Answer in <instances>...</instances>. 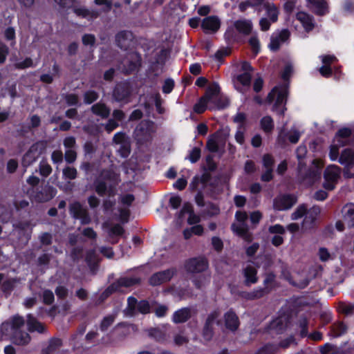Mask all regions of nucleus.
<instances>
[{
    "label": "nucleus",
    "mask_w": 354,
    "mask_h": 354,
    "mask_svg": "<svg viewBox=\"0 0 354 354\" xmlns=\"http://www.w3.org/2000/svg\"><path fill=\"white\" fill-rule=\"evenodd\" d=\"M26 324V321L22 316L15 315L10 317L8 322L2 323L0 325V341H3L6 336V333L10 327L11 332L10 335V342L19 346H26L28 345L32 337L30 335L22 330Z\"/></svg>",
    "instance_id": "1"
},
{
    "label": "nucleus",
    "mask_w": 354,
    "mask_h": 354,
    "mask_svg": "<svg viewBox=\"0 0 354 354\" xmlns=\"http://www.w3.org/2000/svg\"><path fill=\"white\" fill-rule=\"evenodd\" d=\"M120 174L113 167L103 169L93 182L95 192L100 196L113 197L117 193V186L120 183Z\"/></svg>",
    "instance_id": "2"
},
{
    "label": "nucleus",
    "mask_w": 354,
    "mask_h": 354,
    "mask_svg": "<svg viewBox=\"0 0 354 354\" xmlns=\"http://www.w3.org/2000/svg\"><path fill=\"white\" fill-rule=\"evenodd\" d=\"M288 91L285 87H277L275 86L268 93L266 102L269 104L272 103L274 98L275 102L273 105L272 110L277 112L280 115H283L284 111L286 109L285 107L287 100Z\"/></svg>",
    "instance_id": "3"
},
{
    "label": "nucleus",
    "mask_w": 354,
    "mask_h": 354,
    "mask_svg": "<svg viewBox=\"0 0 354 354\" xmlns=\"http://www.w3.org/2000/svg\"><path fill=\"white\" fill-rule=\"evenodd\" d=\"M56 194V189L46 183L33 188L30 192V198L32 202L44 203L52 200Z\"/></svg>",
    "instance_id": "4"
},
{
    "label": "nucleus",
    "mask_w": 354,
    "mask_h": 354,
    "mask_svg": "<svg viewBox=\"0 0 354 354\" xmlns=\"http://www.w3.org/2000/svg\"><path fill=\"white\" fill-rule=\"evenodd\" d=\"M156 130L155 123L151 120L142 121L134 130V138L140 144L149 142Z\"/></svg>",
    "instance_id": "5"
},
{
    "label": "nucleus",
    "mask_w": 354,
    "mask_h": 354,
    "mask_svg": "<svg viewBox=\"0 0 354 354\" xmlns=\"http://www.w3.org/2000/svg\"><path fill=\"white\" fill-rule=\"evenodd\" d=\"M220 315L221 312L218 309L212 311L207 315L201 333L202 337L205 341L209 342L212 339L214 335V326L221 324Z\"/></svg>",
    "instance_id": "6"
},
{
    "label": "nucleus",
    "mask_w": 354,
    "mask_h": 354,
    "mask_svg": "<svg viewBox=\"0 0 354 354\" xmlns=\"http://www.w3.org/2000/svg\"><path fill=\"white\" fill-rule=\"evenodd\" d=\"M69 211L74 218L80 220L82 225L89 224L91 222L88 209L80 202L75 201L70 204Z\"/></svg>",
    "instance_id": "7"
},
{
    "label": "nucleus",
    "mask_w": 354,
    "mask_h": 354,
    "mask_svg": "<svg viewBox=\"0 0 354 354\" xmlns=\"http://www.w3.org/2000/svg\"><path fill=\"white\" fill-rule=\"evenodd\" d=\"M341 168L337 165H332L328 166L324 171L325 183L324 187L328 190H333L335 188V183L340 176Z\"/></svg>",
    "instance_id": "8"
},
{
    "label": "nucleus",
    "mask_w": 354,
    "mask_h": 354,
    "mask_svg": "<svg viewBox=\"0 0 354 354\" xmlns=\"http://www.w3.org/2000/svg\"><path fill=\"white\" fill-rule=\"evenodd\" d=\"M208 268V261L203 257L192 258L186 261L185 268L191 273H199L205 271Z\"/></svg>",
    "instance_id": "9"
},
{
    "label": "nucleus",
    "mask_w": 354,
    "mask_h": 354,
    "mask_svg": "<svg viewBox=\"0 0 354 354\" xmlns=\"http://www.w3.org/2000/svg\"><path fill=\"white\" fill-rule=\"evenodd\" d=\"M141 66V57L136 53L131 52L127 55L123 62V72L125 74H131L138 69Z\"/></svg>",
    "instance_id": "10"
},
{
    "label": "nucleus",
    "mask_w": 354,
    "mask_h": 354,
    "mask_svg": "<svg viewBox=\"0 0 354 354\" xmlns=\"http://www.w3.org/2000/svg\"><path fill=\"white\" fill-rule=\"evenodd\" d=\"M297 203V197L291 194H284L276 197L273 201V207L281 211L291 208Z\"/></svg>",
    "instance_id": "11"
},
{
    "label": "nucleus",
    "mask_w": 354,
    "mask_h": 354,
    "mask_svg": "<svg viewBox=\"0 0 354 354\" xmlns=\"http://www.w3.org/2000/svg\"><path fill=\"white\" fill-rule=\"evenodd\" d=\"M176 273L175 268H169L153 274L149 279V283L153 286H159L166 283Z\"/></svg>",
    "instance_id": "12"
},
{
    "label": "nucleus",
    "mask_w": 354,
    "mask_h": 354,
    "mask_svg": "<svg viewBox=\"0 0 354 354\" xmlns=\"http://www.w3.org/2000/svg\"><path fill=\"white\" fill-rule=\"evenodd\" d=\"M131 93L129 83L124 82L116 84L113 91V98L117 102L127 101Z\"/></svg>",
    "instance_id": "13"
},
{
    "label": "nucleus",
    "mask_w": 354,
    "mask_h": 354,
    "mask_svg": "<svg viewBox=\"0 0 354 354\" xmlns=\"http://www.w3.org/2000/svg\"><path fill=\"white\" fill-rule=\"evenodd\" d=\"M141 279L138 277H120L111 284L115 292H122V288H131L140 283Z\"/></svg>",
    "instance_id": "14"
},
{
    "label": "nucleus",
    "mask_w": 354,
    "mask_h": 354,
    "mask_svg": "<svg viewBox=\"0 0 354 354\" xmlns=\"http://www.w3.org/2000/svg\"><path fill=\"white\" fill-rule=\"evenodd\" d=\"M133 36L131 31L122 30L115 36L116 45L121 49L127 50L133 44Z\"/></svg>",
    "instance_id": "15"
},
{
    "label": "nucleus",
    "mask_w": 354,
    "mask_h": 354,
    "mask_svg": "<svg viewBox=\"0 0 354 354\" xmlns=\"http://www.w3.org/2000/svg\"><path fill=\"white\" fill-rule=\"evenodd\" d=\"M31 234L32 230H29L28 232H12V236L13 238L12 239V245L16 249H23L28 245L31 238Z\"/></svg>",
    "instance_id": "16"
},
{
    "label": "nucleus",
    "mask_w": 354,
    "mask_h": 354,
    "mask_svg": "<svg viewBox=\"0 0 354 354\" xmlns=\"http://www.w3.org/2000/svg\"><path fill=\"white\" fill-rule=\"evenodd\" d=\"M221 21L216 16H209L204 18L201 22V28L206 33H214L218 30Z\"/></svg>",
    "instance_id": "17"
},
{
    "label": "nucleus",
    "mask_w": 354,
    "mask_h": 354,
    "mask_svg": "<svg viewBox=\"0 0 354 354\" xmlns=\"http://www.w3.org/2000/svg\"><path fill=\"white\" fill-rule=\"evenodd\" d=\"M290 36V32L288 29H283L277 35H272L270 39L269 47L272 51H277L279 49L282 43L286 41Z\"/></svg>",
    "instance_id": "18"
},
{
    "label": "nucleus",
    "mask_w": 354,
    "mask_h": 354,
    "mask_svg": "<svg viewBox=\"0 0 354 354\" xmlns=\"http://www.w3.org/2000/svg\"><path fill=\"white\" fill-rule=\"evenodd\" d=\"M308 6L319 16H324L328 12V5L325 0H308Z\"/></svg>",
    "instance_id": "19"
},
{
    "label": "nucleus",
    "mask_w": 354,
    "mask_h": 354,
    "mask_svg": "<svg viewBox=\"0 0 354 354\" xmlns=\"http://www.w3.org/2000/svg\"><path fill=\"white\" fill-rule=\"evenodd\" d=\"M320 213V208L317 206H314L309 211L306 212L307 215L302 223V230H306L313 228L315 226V221L317 216Z\"/></svg>",
    "instance_id": "20"
},
{
    "label": "nucleus",
    "mask_w": 354,
    "mask_h": 354,
    "mask_svg": "<svg viewBox=\"0 0 354 354\" xmlns=\"http://www.w3.org/2000/svg\"><path fill=\"white\" fill-rule=\"evenodd\" d=\"M28 330L30 333L37 332L39 334H44L47 332L46 326L39 322L32 315L28 314L26 320Z\"/></svg>",
    "instance_id": "21"
},
{
    "label": "nucleus",
    "mask_w": 354,
    "mask_h": 354,
    "mask_svg": "<svg viewBox=\"0 0 354 354\" xmlns=\"http://www.w3.org/2000/svg\"><path fill=\"white\" fill-rule=\"evenodd\" d=\"M223 319L225 326L229 330L234 332L239 328L240 324L239 319L232 310L226 312L223 315Z\"/></svg>",
    "instance_id": "22"
},
{
    "label": "nucleus",
    "mask_w": 354,
    "mask_h": 354,
    "mask_svg": "<svg viewBox=\"0 0 354 354\" xmlns=\"http://www.w3.org/2000/svg\"><path fill=\"white\" fill-rule=\"evenodd\" d=\"M232 230L247 242H251L252 241V235L249 232L248 226L246 223L239 222V223H233L232 225Z\"/></svg>",
    "instance_id": "23"
},
{
    "label": "nucleus",
    "mask_w": 354,
    "mask_h": 354,
    "mask_svg": "<svg viewBox=\"0 0 354 354\" xmlns=\"http://www.w3.org/2000/svg\"><path fill=\"white\" fill-rule=\"evenodd\" d=\"M296 19L300 21L306 32H310L315 26L314 17L305 12H299L296 15Z\"/></svg>",
    "instance_id": "24"
},
{
    "label": "nucleus",
    "mask_w": 354,
    "mask_h": 354,
    "mask_svg": "<svg viewBox=\"0 0 354 354\" xmlns=\"http://www.w3.org/2000/svg\"><path fill=\"white\" fill-rule=\"evenodd\" d=\"M353 130L350 128L344 127L337 131L335 136V140L339 146H346L350 142V138L353 135Z\"/></svg>",
    "instance_id": "25"
},
{
    "label": "nucleus",
    "mask_w": 354,
    "mask_h": 354,
    "mask_svg": "<svg viewBox=\"0 0 354 354\" xmlns=\"http://www.w3.org/2000/svg\"><path fill=\"white\" fill-rule=\"evenodd\" d=\"M192 315L191 308L185 307L176 310L172 317V321L175 324L185 323L188 321Z\"/></svg>",
    "instance_id": "26"
},
{
    "label": "nucleus",
    "mask_w": 354,
    "mask_h": 354,
    "mask_svg": "<svg viewBox=\"0 0 354 354\" xmlns=\"http://www.w3.org/2000/svg\"><path fill=\"white\" fill-rule=\"evenodd\" d=\"M93 114L100 117L102 119H107L111 113L110 108L104 102H99L91 107Z\"/></svg>",
    "instance_id": "27"
},
{
    "label": "nucleus",
    "mask_w": 354,
    "mask_h": 354,
    "mask_svg": "<svg viewBox=\"0 0 354 354\" xmlns=\"http://www.w3.org/2000/svg\"><path fill=\"white\" fill-rule=\"evenodd\" d=\"M339 162L347 167H354V151L352 149H344L339 157Z\"/></svg>",
    "instance_id": "28"
},
{
    "label": "nucleus",
    "mask_w": 354,
    "mask_h": 354,
    "mask_svg": "<svg viewBox=\"0 0 354 354\" xmlns=\"http://www.w3.org/2000/svg\"><path fill=\"white\" fill-rule=\"evenodd\" d=\"M234 28L241 34L248 35L252 30V23L248 19H239L233 23Z\"/></svg>",
    "instance_id": "29"
},
{
    "label": "nucleus",
    "mask_w": 354,
    "mask_h": 354,
    "mask_svg": "<svg viewBox=\"0 0 354 354\" xmlns=\"http://www.w3.org/2000/svg\"><path fill=\"white\" fill-rule=\"evenodd\" d=\"M243 274L245 279L244 283L246 286H250L251 284L256 283L258 281L257 270L254 267L250 265L247 266L243 270Z\"/></svg>",
    "instance_id": "30"
},
{
    "label": "nucleus",
    "mask_w": 354,
    "mask_h": 354,
    "mask_svg": "<svg viewBox=\"0 0 354 354\" xmlns=\"http://www.w3.org/2000/svg\"><path fill=\"white\" fill-rule=\"evenodd\" d=\"M221 88L217 83H213L207 87L205 95L202 97L205 98L209 105L212 104L217 95L220 93Z\"/></svg>",
    "instance_id": "31"
},
{
    "label": "nucleus",
    "mask_w": 354,
    "mask_h": 354,
    "mask_svg": "<svg viewBox=\"0 0 354 354\" xmlns=\"http://www.w3.org/2000/svg\"><path fill=\"white\" fill-rule=\"evenodd\" d=\"M344 221L348 227H354V204H346L342 209Z\"/></svg>",
    "instance_id": "32"
},
{
    "label": "nucleus",
    "mask_w": 354,
    "mask_h": 354,
    "mask_svg": "<svg viewBox=\"0 0 354 354\" xmlns=\"http://www.w3.org/2000/svg\"><path fill=\"white\" fill-rule=\"evenodd\" d=\"M263 5L266 11L267 18L272 23H275L278 20L279 13L278 8L274 3L270 2H265Z\"/></svg>",
    "instance_id": "33"
},
{
    "label": "nucleus",
    "mask_w": 354,
    "mask_h": 354,
    "mask_svg": "<svg viewBox=\"0 0 354 354\" xmlns=\"http://www.w3.org/2000/svg\"><path fill=\"white\" fill-rule=\"evenodd\" d=\"M86 261L93 274H95L98 266V257L94 250H88L86 255Z\"/></svg>",
    "instance_id": "34"
},
{
    "label": "nucleus",
    "mask_w": 354,
    "mask_h": 354,
    "mask_svg": "<svg viewBox=\"0 0 354 354\" xmlns=\"http://www.w3.org/2000/svg\"><path fill=\"white\" fill-rule=\"evenodd\" d=\"M62 346V340L59 338H51L48 346L42 349V354H52Z\"/></svg>",
    "instance_id": "35"
},
{
    "label": "nucleus",
    "mask_w": 354,
    "mask_h": 354,
    "mask_svg": "<svg viewBox=\"0 0 354 354\" xmlns=\"http://www.w3.org/2000/svg\"><path fill=\"white\" fill-rule=\"evenodd\" d=\"M267 294V289H257L252 292H241L240 295L245 299L254 300L261 298Z\"/></svg>",
    "instance_id": "36"
},
{
    "label": "nucleus",
    "mask_w": 354,
    "mask_h": 354,
    "mask_svg": "<svg viewBox=\"0 0 354 354\" xmlns=\"http://www.w3.org/2000/svg\"><path fill=\"white\" fill-rule=\"evenodd\" d=\"M348 326L343 322H337L330 326V335L339 337L346 333Z\"/></svg>",
    "instance_id": "37"
},
{
    "label": "nucleus",
    "mask_w": 354,
    "mask_h": 354,
    "mask_svg": "<svg viewBox=\"0 0 354 354\" xmlns=\"http://www.w3.org/2000/svg\"><path fill=\"white\" fill-rule=\"evenodd\" d=\"M138 302L137 299L133 297H129L127 299V307L124 313L127 316H133L136 313Z\"/></svg>",
    "instance_id": "38"
},
{
    "label": "nucleus",
    "mask_w": 354,
    "mask_h": 354,
    "mask_svg": "<svg viewBox=\"0 0 354 354\" xmlns=\"http://www.w3.org/2000/svg\"><path fill=\"white\" fill-rule=\"evenodd\" d=\"M229 104V100L227 97L221 95L220 93L217 95V97L214 100L212 104L209 106V109H224Z\"/></svg>",
    "instance_id": "39"
},
{
    "label": "nucleus",
    "mask_w": 354,
    "mask_h": 354,
    "mask_svg": "<svg viewBox=\"0 0 354 354\" xmlns=\"http://www.w3.org/2000/svg\"><path fill=\"white\" fill-rule=\"evenodd\" d=\"M209 274H201L193 279V283L196 288L201 289L209 282Z\"/></svg>",
    "instance_id": "40"
},
{
    "label": "nucleus",
    "mask_w": 354,
    "mask_h": 354,
    "mask_svg": "<svg viewBox=\"0 0 354 354\" xmlns=\"http://www.w3.org/2000/svg\"><path fill=\"white\" fill-rule=\"evenodd\" d=\"M278 351V346L274 344H267L259 348L255 354H275Z\"/></svg>",
    "instance_id": "41"
},
{
    "label": "nucleus",
    "mask_w": 354,
    "mask_h": 354,
    "mask_svg": "<svg viewBox=\"0 0 354 354\" xmlns=\"http://www.w3.org/2000/svg\"><path fill=\"white\" fill-rule=\"evenodd\" d=\"M19 280L16 278L8 279L4 281L1 285V290L3 292H10Z\"/></svg>",
    "instance_id": "42"
},
{
    "label": "nucleus",
    "mask_w": 354,
    "mask_h": 354,
    "mask_svg": "<svg viewBox=\"0 0 354 354\" xmlns=\"http://www.w3.org/2000/svg\"><path fill=\"white\" fill-rule=\"evenodd\" d=\"M275 277V274H274L272 272L267 273L263 281L264 287L261 288L260 289H267L268 294L273 288Z\"/></svg>",
    "instance_id": "43"
},
{
    "label": "nucleus",
    "mask_w": 354,
    "mask_h": 354,
    "mask_svg": "<svg viewBox=\"0 0 354 354\" xmlns=\"http://www.w3.org/2000/svg\"><path fill=\"white\" fill-rule=\"evenodd\" d=\"M262 129L266 132H271L274 129L273 120L270 116H265L261 120Z\"/></svg>",
    "instance_id": "44"
},
{
    "label": "nucleus",
    "mask_w": 354,
    "mask_h": 354,
    "mask_svg": "<svg viewBox=\"0 0 354 354\" xmlns=\"http://www.w3.org/2000/svg\"><path fill=\"white\" fill-rule=\"evenodd\" d=\"M115 319V315H109L104 317L100 324V328L102 331H106L109 326H111L114 322Z\"/></svg>",
    "instance_id": "45"
},
{
    "label": "nucleus",
    "mask_w": 354,
    "mask_h": 354,
    "mask_svg": "<svg viewBox=\"0 0 354 354\" xmlns=\"http://www.w3.org/2000/svg\"><path fill=\"white\" fill-rule=\"evenodd\" d=\"M84 102L87 104H92L93 102H95L98 97L99 95L98 93L93 90H89L86 91L84 95Z\"/></svg>",
    "instance_id": "46"
},
{
    "label": "nucleus",
    "mask_w": 354,
    "mask_h": 354,
    "mask_svg": "<svg viewBox=\"0 0 354 354\" xmlns=\"http://www.w3.org/2000/svg\"><path fill=\"white\" fill-rule=\"evenodd\" d=\"M63 176L66 179L74 180L77 177V171L73 167H66L62 171Z\"/></svg>",
    "instance_id": "47"
},
{
    "label": "nucleus",
    "mask_w": 354,
    "mask_h": 354,
    "mask_svg": "<svg viewBox=\"0 0 354 354\" xmlns=\"http://www.w3.org/2000/svg\"><path fill=\"white\" fill-rule=\"evenodd\" d=\"M307 153V148L304 145H300L297 147L296 150V155L297 158L299 160V164L298 167L299 169H301V167L304 166V164L302 162V159L305 158L306 155Z\"/></svg>",
    "instance_id": "48"
},
{
    "label": "nucleus",
    "mask_w": 354,
    "mask_h": 354,
    "mask_svg": "<svg viewBox=\"0 0 354 354\" xmlns=\"http://www.w3.org/2000/svg\"><path fill=\"white\" fill-rule=\"evenodd\" d=\"M236 79L243 86H250L251 84L252 74L250 73H243L240 75H238Z\"/></svg>",
    "instance_id": "49"
},
{
    "label": "nucleus",
    "mask_w": 354,
    "mask_h": 354,
    "mask_svg": "<svg viewBox=\"0 0 354 354\" xmlns=\"http://www.w3.org/2000/svg\"><path fill=\"white\" fill-rule=\"evenodd\" d=\"M113 287L109 285L104 291L100 295L98 299L95 302L96 306H99L102 304L110 295H111L115 292L113 291Z\"/></svg>",
    "instance_id": "50"
},
{
    "label": "nucleus",
    "mask_w": 354,
    "mask_h": 354,
    "mask_svg": "<svg viewBox=\"0 0 354 354\" xmlns=\"http://www.w3.org/2000/svg\"><path fill=\"white\" fill-rule=\"evenodd\" d=\"M62 97L68 106H75L79 103V97L77 94H64Z\"/></svg>",
    "instance_id": "51"
},
{
    "label": "nucleus",
    "mask_w": 354,
    "mask_h": 354,
    "mask_svg": "<svg viewBox=\"0 0 354 354\" xmlns=\"http://www.w3.org/2000/svg\"><path fill=\"white\" fill-rule=\"evenodd\" d=\"M299 327L300 328V335L302 337L308 335V322L306 317H301L299 319Z\"/></svg>",
    "instance_id": "52"
},
{
    "label": "nucleus",
    "mask_w": 354,
    "mask_h": 354,
    "mask_svg": "<svg viewBox=\"0 0 354 354\" xmlns=\"http://www.w3.org/2000/svg\"><path fill=\"white\" fill-rule=\"evenodd\" d=\"M339 310L341 313L351 315L354 314V304L340 302L339 304Z\"/></svg>",
    "instance_id": "53"
},
{
    "label": "nucleus",
    "mask_w": 354,
    "mask_h": 354,
    "mask_svg": "<svg viewBox=\"0 0 354 354\" xmlns=\"http://www.w3.org/2000/svg\"><path fill=\"white\" fill-rule=\"evenodd\" d=\"M83 255V248L81 246L73 247L71 251L70 257L73 261L77 262Z\"/></svg>",
    "instance_id": "54"
},
{
    "label": "nucleus",
    "mask_w": 354,
    "mask_h": 354,
    "mask_svg": "<svg viewBox=\"0 0 354 354\" xmlns=\"http://www.w3.org/2000/svg\"><path fill=\"white\" fill-rule=\"evenodd\" d=\"M307 212V206L304 204L300 205L297 207L295 211L292 214V220H297L301 218Z\"/></svg>",
    "instance_id": "55"
},
{
    "label": "nucleus",
    "mask_w": 354,
    "mask_h": 354,
    "mask_svg": "<svg viewBox=\"0 0 354 354\" xmlns=\"http://www.w3.org/2000/svg\"><path fill=\"white\" fill-rule=\"evenodd\" d=\"M209 103L205 100L202 97L199 99L198 102L194 106V111L198 114L203 113L207 109Z\"/></svg>",
    "instance_id": "56"
},
{
    "label": "nucleus",
    "mask_w": 354,
    "mask_h": 354,
    "mask_svg": "<svg viewBox=\"0 0 354 354\" xmlns=\"http://www.w3.org/2000/svg\"><path fill=\"white\" fill-rule=\"evenodd\" d=\"M150 310L151 306L148 301L140 300L138 302L136 312L145 315L149 313Z\"/></svg>",
    "instance_id": "57"
},
{
    "label": "nucleus",
    "mask_w": 354,
    "mask_h": 354,
    "mask_svg": "<svg viewBox=\"0 0 354 354\" xmlns=\"http://www.w3.org/2000/svg\"><path fill=\"white\" fill-rule=\"evenodd\" d=\"M15 230L13 232H28L29 230H32L30 227V223L29 221H20L14 225Z\"/></svg>",
    "instance_id": "58"
},
{
    "label": "nucleus",
    "mask_w": 354,
    "mask_h": 354,
    "mask_svg": "<svg viewBox=\"0 0 354 354\" xmlns=\"http://www.w3.org/2000/svg\"><path fill=\"white\" fill-rule=\"evenodd\" d=\"M149 335L158 342L164 341L166 337L165 333L158 328L151 329L149 332Z\"/></svg>",
    "instance_id": "59"
},
{
    "label": "nucleus",
    "mask_w": 354,
    "mask_h": 354,
    "mask_svg": "<svg viewBox=\"0 0 354 354\" xmlns=\"http://www.w3.org/2000/svg\"><path fill=\"white\" fill-rule=\"evenodd\" d=\"M189 339L188 337L183 335V333L176 334L174 337V342L176 346H180L187 344Z\"/></svg>",
    "instance_id": "60"
},
{
    "label": "nucleus",
    "mask_w": 354,
    "mask_h": 354,
    "mask_svg": "<svg viewBox=\"0 0 354 354\" xmlns=\"http://www.w3.org/2000/svg\"><path fill=\"white\" fill-rule=\"evenodd\" d=\"M37 159V155L26 152L22 159V165L24 167H27L30 165Z\"/></svg>",
    "instance_id": "61"
},
{
    "label": "nucleus",
    "mask_w": 354,
    "mask_h": 354,
    "mask_svg": "<svg viewBox=\"0 0 354 354\" xmlns=\"http://www.w3.org/2000/svg\"><path fill=\"white\" fill-rule=\"evenodd\" d=\"M39 241L43 245H50L53 242V236L50 233L44 232L39 237Z\"/></svg>",
    "instance_id": "62"
},
{
    "label": "nucleus",
    "mask_w": 354,
    "mask_h": 354,
    "mask_svg": "<svg viewBox=\"0 0 354 354\" xmlns=\"http://www.w3.org/2000/svg\"><path fill=\"white\" fill-rule=\"evenodd\" d=\"M113 141L114 143L120 145H122L129 142L126 133L123 132H119L115 134L113 138Z\"/></svg>",
    "instance_id": "63"
},
{
    "label": "nucleus",
    "mask_w": 354,
    "mask_h": 354,
    "mask_svg": "<svg viewBox=\"0 0 354 354\" xmlns=\"http://www.w3.org/2000/svg\"><path fill=\"white\" fill-rule=\"evenodd\" d=\"M274 160L270 154H265L263 156V166L264 169H273Z\"/></svg>",
    "instance_id": "64"
}]
</instances>
